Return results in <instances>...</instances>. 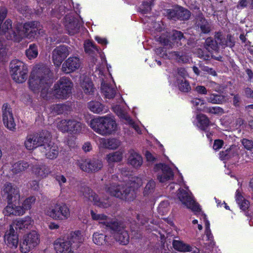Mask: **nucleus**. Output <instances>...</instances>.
Returning <instances> with one entry per match:
<instances>
[{
    "mask_svg": "<svg viewBox=\"0 0 253 253\" xmlns=\"http://www.w3.org/2000/svg\"><path fill=\"white\" fill-rule=\"evenodd\" d=\"M50 71L44 65H42L37 69L35 73H32L28 84L30 88L35 93L41 90V94L47 92L50 86Z\"/></svg>",
    "mask_w": 253,
    "mask_h": 253,
    "instance_id": "f257e3e1",
    "label": "nucleus"
},
{
    "mask_svg": "<svg viewBox=\"0 0 253 253\" xmlns=\"http://www.w3.org/2000/svg\"><path fill=\"white\" fill-rule=\"evenodd\" d=\"M89 126L96 133L102 135H107L115 132L117 124L111 117H98L91 120Z\"/></svg>",
    "mask_w": 253,
    "mask_h": 253,
    "instance_id": "f03ea898",
    "label": "nucleus"
},
{
    "mask_svg": "<svg viewBox=\"0 0 253 253\" xmlns=\"http://www.w3.org/2000/svg\"><path fill=\"white\" fill-rule=\"evenodd\" d=\"M1 196L7 203L3 210V213L5 215L8 216L14 205L20 199L19 190L12 183L6 182L1 190Z\"/></svg>",
    "mask_w": 253,
    "mask_h": 253,
    "instance_id": "7ed1b4c3",
    "label": "nucleus"
},
{
    "mask_svg": "<svg viewBox=\"0 0 253 253\" xmlns=\"http://www.w3.org/2000/svg\"><path fill=\"white\" fill-rule=\"evenodd\" d=\"M40 27V23L37 21L19 23L16 27V35L21 36V41L24 37L33 40L43 34V31Z\"/></svg>",
    "mask_w": 253,
    "mask_h": 253,
    "instance_id": "20e7f679",
    "label": "nucleus"
},
{
    "mask_svg": "<svg viewBox=\"0 0 253 253\" xmlns=\"http://www.w3.org/2000/svg\"><path fill=\"white\" fill-rule=\"evenodd\" d=\"M9 71L12 79L17 83L25 82L28 78V67L18 59L12 60L9 65Z\"/></svg>",
    "mask_w": 253,
    "mask_h": 253,
    "instance_id": "39448f33",
    "label": "nucleus"
},
{
    "mask_svg": "<svg viewBox=\"0 0 253 253\" xmlns=\"http://www.w3.org/2000/svg\"><path fill=\"white\" fill-rule=\"evenodd\" d=\"M73 84L70 78L62 77L54 85L53 92L58 99H66L72 93Z\"/></svg>",
    "mask_w": 253,
    "mask_h": 253,
    "instance_id": "423d86ee",
    "label": "nucleus"
},
{
    "mask_svg": "<svg viewBox=\"0 0 253 253\" xmlns=\"http://www.w3.org/2000/svg\"><path fill=\"white\" fill-rule=\"evenodd\" d=\"M49 134L48 131L43 130L40 133L28 134L24 141L25 148L28 150H33L38 147L42 148Z\"/></svg>",
    "mask_w": 253,
    "mask_h": 253,
    "instance_id": "0eeeda50",
    "label": "nucleus"
},
{
    "mask_svg": "<svg viewBox=\"0 0 253 253\" xmlns=\"http://www.w3.org/2000/svg\"><path fill=\"white\" fill-rule=\"evenodd\" d=\"M46 214L54 220H64L70 216L68 206L64 203H56L46 211Z\"/></svg>",
    "mask_w": 253,
    "mask_h": 253,
    "instance_id": "6e6552de",
    "label": "nucleus"
},
{
    "mask_svg": "<svg viewBox=\"0 0 253 253\" xmlns=\"http://www.w3.org/2000/svg\"><path fill=\"white\" fill-rule=\"evenodd\" d=\"M83 126V123L75 119H62L57 124L58 129L60 131L71 134L80 133Z\"/></svg>",
    "mask_w": 253,
    "mask_h": 253,
    "instance_id": "1a4fd4ad",
    "label": "nucleus"
},
{
    "mask_svg": "<svg viewBox=\"0 0 253 253\" xmlns=\"http://www.w3.org/2000/svg\"><path fill=\"white\" fill-rule=\"evenodd\" d=\"M106 191L111 195L123 200L128 201L129 194L131 191V187L126 185L112 183L105 187Z\"/></svg>",
    "mask_w": 253,
    "mask_h": 253,
    "instance_id": "9d476101",
    "label": "nucleus"
},
{
    "mask_svg": "<svg viewBox=\"0 0 253 253\" xmlns=\"http://www.w3.org/2000/svg\"><path fill=\"white\" fill-rule=\"evenodd\" d=\"M168 19L173 21H187L191 17L190 10L179 5L174 6L172 8L166 10Z\"/></svg>",
    "mask_w": 253,
    "mask_h": 253,
    "instance_id": "9b49d317",
    "label": "nucleus"
},
{
    "mask_svg": "<svg viewBox=\"0 0 253 253\" xmlns=\"http://www.w3.org/2000/svg\"><path fill=\"white\" fill-rule=\"evenodd\" d=\"M76 164L81 170L87 173L98 171L103 167L102 161L95 158L92 159L82 158L77 161Z\"/></svg>",
    "mask_w": 253,
    "mask_h": 253,
    "instance_id": "f8f14e48",
    "label": "nucleus"
},
{
    "mask_svg": "<svg viewBox=\"0 0 253 253\" xmlns=\"http://www.w3.org/2000/svg\"><path fill=\"white\" fill-rule=\"evenodd\" d=\"M40 243L39 235L36 231H32L23 236L20 243V251L23 253L29 252Z\"/></svg>",
    "mask_w": 253,
    "mask_h": 253,
    "instance_id": "ddd939ff",
    "label": "nucleus"
},
{
    "mask_svg": "<svg viewBox=\"0 0 253 253\" xmlns=\"http://www.w3.org/2000/svg\"><path fill=\"white\" fill-rule=\"evenodd\" d=\"M12 24L10 19H6L4 23L0 22V35L5 36L7 40L19 43L21 42L22 37L20 35H16V31L13 29Z\"/></svg>",
    "mask_w": 253,
    "mask_h": 253,
    "instance_id": "4468645a",
    "label": "nucleus"
},
{
    "mask_svg": "<svg viewBox=\"0 0 253 253\" xmlns=\"http://www.w3.org/2000/svg\"><path fill=\"white\" fill-rule=\"evenodd\" d=\"M35 201L36 198L33 196L27 198L23 201L22 206H20V200L17 201L13 206L12 211L8 214V216H20L24 214L26 211L31 209L32 205Z\"/></svg>",
    "mask_w": 253,
    "mask_h": 253,
    "instance_id": "2eb2a0df",
    "label": "nucleus"
},
{
    "mask_svg": "<svg viewBox=\"0 0 253 253\" xmlns=\"http://www.w3.org/2000/svg\"><path fill=\"white\" fill-rule=\"evenodd\" d=\"M2 121L4 125L8 129L14 131L16 124L14 121L12 108L9 104L5 103L2 106Z\"/></svg>",
    "mask_w": 253,
    "mask_h": 253,
    "instance_id": "dca6fc26",
    "label": "nucleus"
},
{
    "mask_svg": "<svg viewBox=\"0 0 253 253\" xmlns=\"http://www.w3.org/2000/svg\"><path fill=\"white\" fill-rule=\"evenodd\" d=\"M44 142V143L42 147L40 150L44 153L45 157L50 160L56 158L59 153L58 147L51 141L50 133L49 134L46 140Z\"/></svg>",
    "mask_w": 253,
    "mask_h": 253,
    "instance_id": "f3484780",
    "label": "nucleus"
},
{
    "mask_svg": "<svg viewBox=\"0 0 253 253\" xmlns=\"http://www.w3.org/2000/svg\"><path fill=\"white\" fill-rule=\"evenodd\" d=\"M178 197L183 204L193 211L199 212L201 211L199 204L196 203L185 190H180L178 194Z\"/></svg>",
    "mask_w": 253,
    "mask_h": 253,
    "instance_id": "a211bd4d",
    "label": "nucleus"
},
{
    "mask_svg": "<svg viewBox=\"0 0 253 253\" xmlns=\"http://www.w3.org/2000/svg\"><path fill=\"white\" fill-rule=\"evenodd\" d=\"M82 192L84 197L88 199L89 201H93L94 204L99 207L107 208L110 206L107 201L101 200L91 188L88 187H84Z\"/></svg>",
    "mask_w": 253,
    "mask_h": 253,
    "instance_id": "6ab92c4d",
    "label": "nucleus"
},
{
    "mask_svg": "<svg viewBox=\"0 0 253 253\" xmlns=\"http://www.w3.org/2000/svg\"><path fill=\"white\" fill-rule=\"evenodd\" d=\"M69 54L68 47L65 45L57 46L52 51V60L54 64L59 66Z\"/></svg>",
    "mask_w": 253,
    "mask_h": 253,
    "instance_id": "aec40b11",
    "label": "nucleus"
},
{
    "mask_svg": "<svg viewBox=\"0 0 253 253\" xmlns=\"http://www.w3.org/2000/svg\"><path fill=\"white\" fill-rule=\"evenodd\" d=\"M195 24L201 34H209L212 30L211 23L206 19L202 12H199L196 15Z\"/></svg>",
    "mask_w": 253,
    "mask_h": 253,
    "instance_id": "412c9836",
    "label": "nucleus"
},
{
    "mask_svg": "<svg viewBox=\"0 0 253 253\" xmlns=\"http://www.w3.org/2000/svg\"><path fill=\"white\" fill-rule=\"evenodd\" d=\"M81 62L77 57H70L62 64V70L66 74L75 71L80 67Z\"/></svg>",
    "mask_w": 253,
    "mask_h": 253,
    "instance_id": "4be33fe9",
    "label": "nucleus"
},
{
    "mask_svg": "<svg viewBox=\"0 0 253 253\" xmlns=\"http://www.w3.org/2000/svg\"><path fill=\"white\" fill-rule=\"evenodd\" d=\"M171 47H181L185 45L187 40L184 34L180 31L173 30L170 33Z\"/></svg>",
    "mask_w": 253,
    "mask_h": 253,
    "instance_id": "5701e85b",
    "label": "nucleus"
},
{
    "mask_svg": "<svg viewBox=\"0 0 253 253\" xmlns=\"http://www.w3.org/2000/svg\"><path fill=\"white\" fill-rule=\"evenodd\" d=\"M5 244L10 248L16 249L18 244V236L12 225H10L9 230L7 231L4 236Z\"/></svg>",
    "mask_w": 253,
    "mask_h": 253,
    "instance_id": "b1692460",
    "label": "nucleus"
},
{
    "mask_svg": "<svg viewBox=\"0 0 253 253\" xmlns=\"http://www.w3.org/2000/svg\"><path fill=\"white\" fill-rule=\"evenodd\" d=\"M54 247L57 253H74L70 241L65 239H57L54 242Z\"/></svg>",
    "mask_w": 253,
    "mask_h": 253,
    "instance_id": "393cba45",
    "label": "nucleus"
},
{
    "mask_svg": "<svg viewBox=\"0 0 253 253\" xmlns=\"http://www.w3.org/2000/svg\"><path fill=\"white\" fill-rule=\"evenodd\" d=\"M214 38L219 43V44L222 46L232 48L235 45V42L234 38L231 34H229L226 36H223L221 32H216Z\"/></svg>",
    "mask_w": 253,
    "mask_h": 253,
    "instance_id": "a878e982",
    "label": "nucleus"
},
{
    "mask_svg": "<svg viewBox=\"0 0 253 253\" xmlns=\"http://www.w3.org/2000/svg\"><path fill=\"white\" fill-rule=\"evenodd\" d=\"M32 170L35 176L39 179L46 177L51 172L50 168L43 164L34 165Z\"/></svg>",
    "mask_w": 253,
    "mask_h": 253,
    "instance_id": "bb28decb",
    "label": "nucleus"
},
{
    "mask_svg": "<svg viewBox=\"0 0 253 253\" xmlns=\"http://www.w3.org/2000/svg\"><path fill=\"white\" fill-rule=\"evenodd\" d=\"M92 240L94 244L99 246L105 245L109 246L114 243L113 239L111 236H108L102 233H94Z\"/></svg>",
    "mask_w": 253,
    "mask_h": 253,
    "instance_id": "cd10ccee",
    "label": "nucleus"
},
{
    "mask_svg": "<svg viewBox=\"0 0 253 253\" xmlns=\"http://www.w3.org/2000/svg\"><path fill=\"white\" fill-rule=\"evenodd\" d=\"M65 239L70 241V245L73 248L76 249L78 248L80 246L81 244L84 241L81 231L80 230L71 232L67 238Z\"/></svg>",
    "mask_w": 253,
    "mask_h": 253,
    "instance_id": "c85d7f7f",
    "label": "nucleus"
},
{
    "mask_svg": "<svg viewBox=\"0 0 253 253\" xmlns=\"http://www.w3.org/2000/svg\"><path fill=\"white\" fill-rule=\"evenodd\" d=\"M65 19L66 22L65 23V27L68 32V34L70 35H74L79 32L80 26L74 18H69V20H68V17L66 16Z\"/></svg>",
    "mask_w": 253,
    "mask_h": 253,
    "instance_id": "c756f323",
    "label": "nucleus"
},
{
    "mask_svg": "<svg viewBox=\"0 0 253 253\" xmlns=\"http://www.w3.org/2000/svg\"><path fill=\"white\" fill-rule=\"evenodd\" d=\"M174 176V173L171 168L168 166H165L163 169L162 173L157 175V179L161 183H164L169 180L172 179Z\"/></svg>",
    "mask_w": 253,
    "mask_h": 253,
    "instance_id": "7c9ffc66",
    "label": "nucleus"
},
{
    "mask_svg": "<svg viewBox=\"0 0 253 253\" xmlns=\"http://www.w3.org/2000/svg\"><path fill=\"white\" fill-rule=\"evenodd\" d=\"M128 163L133 167L138 168L142 164V157L140 154L135 152L134 150H131L129 152Z\"/></svg>",
    "mask_w": 253,
    "mask_h": 253,
    "instance_id": "2f4dec72",
    "label": "nucleus"
},
{
    "mask_svg": "<svg viewBox=\"0 0 253 253\" xmlns=\"http://www.w3.org/2000/svg\"><path fill=\"white\" fill-rule=\"evenodd\" d=\"M102 224L105 226L107 229H109L113 231V234L120 232L121 230L124 228L121 226V224L117 220H113L110 217L108 221H102L100 222Z\"/></svg>",
    "mask_w": 253,
    "mask_h": 253,
    "instance_id": "473e14b6",
    "label": "nucleus"
},
{
    "mask_svg": "<svg viewBox=\"0 0 253 253\" xmlns=\"http://www.w3.org/2000/svg\"><path fill=\"white\" fill-rule=\"evenodd\" d=\"M235 200L240 209L242 211H245L249 209L250 203L244 197L239 189L236 191Z\"/></svg>",
    "mask_w": 253,
    "mask_h": 253,
    "instance_id": "72a5a7b5",
    "label": "nucleus"
},
{
    "mask_svg": "<svg viewBox=\"0 0 253 253\" xmlns=\"http://www.w3.org/2000/svg\"><path fill=\"white\" fill-rule=\"evenodd\" d=\"M152 216V212L150 211L142 210L139 213H136V218L139 224L144 225L148 223Z\"/></svg>",
    "mask_w": 253,
    "mask_h": 253,
    "instance_id": "f704fd0d",
    "label": "nucleus"
},
{
    "mask_svg": "<svg viewBox=\"0 0 253 253\" xmlns=\"http://www.w3.org/2000/svg\"><path fill=\"white\" fill-rule=\"evenodd\" d=\"M116 241L122 245H126L129 241V236L128 232L125 228L121 230L120 232L114 234Z\"/></svg>",
    "mask_w": 253,
    "mask_h": 253,
    "instance_id": "c9c22d12",
    "label": "nucleus"
},
{
    "mask_svg": "<svg viewBox=\"0 0 253 253\" xmlns=\"http://www.w3.org/2000/svg\"><path fill=\"white\" fill-rule=\"evenodd\" d=\"M172 247L174 249L180 252H188L192 251V247L179 240H173Z\"/></svg>",
    "mask_w": 253,
    "mask_h": 253,
    "instance_id": "e433bc0d",
    "label": "nucleus"
},
{
    "mask_svg": "<svg viewBox=\"0 0 253 253\" xmlns=\"http://www.w3.org/2000/svg\"><path fill=\"white\" fill-rule=\"evenodd\" d=\"M103 147L109 149H116L119 145L120 142L116 138H102L100 141Z\"/></svg>",
    "mask_w": 253,
    "mask_h": 253,
    "instance_id": "4c0bfd02",
    "label": "nucleus"
},
{
    "mask_svg": "<svg viewBox=\"0 0 253 253\" xmlns=\"http://www.w3.org/2000/svg\"><path fill=\"white\" fill-rule=\"evenodd\" d=\"M29 167L28 162L24 161H19L15 163L11 167V171L14 174H17L25 170Z\"/></svg>",
    "mask_w": 253,
    "mask_h": 253,
    "instance_id": "58836bf2",
    "label": "nucleus"
},
{
    "mask_svg": "<svg viewBox=\"0 0 253 253\" xmlns=\"http://www.w3.org/2000/svg\"><path fill=\"white\" fill-rule=\"evenodd\" d=\"M197 119L199 124V128L203 131H206L211 123L209 118L205 114H200L197 115Z\"/></svg>",
    "mask_w": 253,
    "mask_h": 253,
    "instance_id": "ea45409f",
    "label": "nucleus"
},
{
    "mask_svg": "<svg viewBox=\"0 0 253 253\" xmlns=\"http://www.w3.org/2000/svg\"><path fill=\"white\" fill-rule=\"evenodd\" d=\"M88 108L94 113L100 114L104 112V106L99 101H91L88 103Z\"/></svg>",
    "mask_w": 253,
    "mask_h": 253,
    "instance_id": "a19ab883",
    "label": "nucleus"
},
{
    "mask_svg": "<svg viewBox=\"0 0 253 253\" xmlns=\"http://www.w3.org/2000/svg\"><path fill=\"white\" fill-rule=\"evenodd\" d=\"M204 47L209 52L217 51L219 49L216 40H214L211 37H209L205 40Z\"/></svg>",
    "mask_w": 253,
    "mask_h": 253,
    "instance_id": "79ce46f5",
    "label": "nucleus"
},
{
    "mask_svg": "<svg viewBox=\"0 0 253 253\" xmlns=\"http://www.w3.org/2000/svg\"><path fill=\"white\" fill-rule=\"evenodd\" d=\"M236 152L231 147L219 153L220 159L222 161H227L237 155Z\"/></svg>",
    "mask_w": 253,
    "mask_h": 253,
    "instance_id": "37998d69",
    "label": "nucleus"
},
{
    "mask_svg": "<svg viewBox=\"0 0 253 253\" xmlns=\"http://www.w3.org/2000/svg\"><path fill=\"white\" fill-rule=\"evenodd\" d=\"M101 89L106 98L112 99L115 97L116 90L109 84H102Z\"/></svg>",
    "mask_w": 253,
    "mask_h": 253,
    "instance_id": "c03bdc74",
    "label": "nucleus"
},
{
    "mask_svg": "<svg viewBox=\"0 0 253 253\" xmlns=\"http://www.w3.org/2000/svg\"><path fill=\"white\" fill-rule=\"evenodd\" d=\"M25 53L27 58L30 60L36 58L39 53L38 46L35 43L30 44L29 48L26 49Z\"/></svg>",
    "mask_w": 253,
    "mask_h": 253,
    "instance_id": "a18cd8bd",
    "label": "nucleus"
},
{
    "mask_svg": "<svg viewBox=\"0 0 253 253\" xmlns=\"http://www.w3.org/2000/svg\"><path fill=\"white\" fill-rule=\"evenodd\" d=\"M81 86L84 92L86 94H92L94 92L95 88L91 80L84 81L81 84Z\"/></svg>",
    "mask_w": 253,
    "mask_h": 253,
    "instance_id": "49530a36",
    "label": "nucleus"
},
{
    "mask_svg": "<svg viewBox=\"0 0 253 253\" xmlns=\"http://www.w3.org/2000/svg\"><path fill=\"white\" fill-rule=\"evenodd\" d=\"M123 154L121 152L116 151L115 152L110 153L107 155L106 159L108 163L114 162H119L122 160Z\"/></svg>",
    "mask_w": 253,
    "mask_h": 253,
    "instance_id": "de8ad7c7",
    "label": "nucleus"
},
{
    "mask_svg": "<svg viewBox=\"0 0 253 253\" xmlns=\"http://www.w3.org/2000/svg\"><path fill=\"white\" fill-rule=\"evenodd\" d=\"M179 90L183 92H188L191 89L189 82L185 79H177Z\"/></svg>",
    "mask_w": 253,
    "mask_h": 253,
    "instance_id": "09e8293b",
    "label": "nucleus"
},
{
    "mask_svg": "<svg viewBox=\"0 0 253 253\" xmlns=\"http://www.w3.org/2000/svg\"><path fill=\"white\" fill-rule=\"evenodd\" d=\"M225 99L223 95L218 94H211L207 98V101L212 104H222Z\"/></svg>",
    "mask_w": 253,
    "mask_h": 253,
    "instance_id": "8fccbe9b",
    "label": "nucleus"
},
{
    "mask_svg": "<svg viewBox=\"0 0 253 253\" xmlns=\"http://www.w3.org/2000/svg\"><path fill=\"white\" fill-rule=\"evenodd\" d=\"M32 221L31 218L28 216L17 220L16 224L20 229L28 228L29 226L31 224Z\"/></svg>",
    "mask_w": 253,
    "mask_h": 253,
    "instance_id": "3c124183",
    "label": "nucleus"
},
{
    "mask_svg": "<svg viewBox=\"0 0 253 253\" xmlns=\"http://www.w3.org/2000/svg\"><path fill=\"white\" fill-rule=\"evenodd\" d=\"M204 111L207 113L217 115L224 113L223 108L219 106L207 107L205 108Z\"/></svg>",
    "mask_w": 253,
    "mask_h": 253,
    "instance_id": "603ef678",
    "label": "nucleus"
},
{
    "mask_svg": "<svg viewBox=\"0 0 253 253\" xmlns=\"http://www.w3.org/2000/svg\"><path fill=\"white\" fill-rule=\"evenodd\" d=\"M90 214L91 215V217L93 220H98L99 221V223L101 224L100 222L102 221H108L109 219V218L108 216L104 214H98L94 212L93 210H91L90 211Z\"/></svg>",
    "mask_w": 253,
    "mask_h": 253,
    "instance_id": "864d4df0",
    "label": "nucleus"
},
{
    "mask_svg": "<svg viewBox=\"0 0 253 253\" xmlns=\"http://www.w3.org/2000/svg\"><path fill=\"white\" fill-rule=\"evenodd\" d=\"M156 186V183L153 180H150L146 184L144 191H143V194L145 196L148 195L149 193H152L154 191V189Z\"/></svg>",
    "mask_w": 253,
    "mask_h": 253,
    "instance_id": "5fc2aeb1",
    "label": "nucleus"
},
{
    "mask_svg": "<svg viewBox=\"0 0 253 253\" xmlns=\"http://www.w3.org/2000/svg\"><path fill=\"white\" fill-rule=\"evenodd\" d=\"M241 142L244 148L247 151L252 152L253 150V140L247 138H243Z\"/></svg>",
    "mask_w": 253,
    "mask_h": 253,
    "instance_id": "6e6d98bb",
    "label": "nucleus"
},
{
    "mask_svg": "<svg viewBox=\"0 0 253 253\" xmlns=\"http://www.w3.org/2000/svg\"><path fill=\"white\" fill-rule=\"evenodd\" d=\"M158 41L163 45L169 46L171 47L170 35L169 36L162 35L159 37Z\"/></svg>",
    "mask_w": 253,
    "mask_h": 253,
    "instance_id": "4d7b16f0",
    "label": "nucleus"
},
{
    "mask_svg": "<svg viewBox=\"0 0 253 253\" xmlns=\"http://www.w3.org/2000/svg\"><path fill=\"white\" fill-rule=\"evenodd\" d=\"M7 55V49L2 41L0 40V62H5Z\"/></svg>",
    "mask_w": 253,
    "mask_h": 253,
    "instance_id": "13d9d810",
    "label": "nucleus"
},
{
    "mask_svg": "<svg viewBox=\"0 0 253 253\" xmlns=\"http://www.w3.org/2000/svg\"><path fill=\"white\" fill-rule=\"evenodd\" d=\"M140 12L142 14H147L151 10V3L148 1H144L139 7Z\"/></svg>",
    "mask_w": 253,
    "mask_h": 253,
    "instance_id": "bf43d9fd",
    "label": "nucleus"
},
{
    "mask_svg": "<svg viewBox=\"0 0 253 253\" xmlns=\"http://www.w3.org/2000/svg\"><path fill=\"white\" fill-rule=\"evenodd\" d=\"M197 53L199 57L203 58L205 60H210L211 56L210 53L200 48L197 49Z\"/></svg>",
    "mask_w": 253,
    "mask_h": 253,
    "instance_id": "052dcab7",
    "label": "nucleus"
},
{
    "mask_svg": "<svg viewBox=\"0 0 253 253\" xmlns=\"http://www.w3.org/2000/svg\"><path fill=\"white\" fill-rule=\"evenodd\" d=\"M119 116L123 119L126 120L129 125L131 124H133V120L131 118V117L128 115L126 113H124L123 111H121L120 112V114Z\"/></svg>",
    "mask_w": 253,
    "mask_h": 253,
    "instance_id": "680f3d73",
    "label": "nucleus"
},
{
    "mask_svg": "<svg viewBox=\"0 0 253 253\" xmlns=\"http://www.w3.org/2000/svg\"><path fill=\"white\" fill-rule=\"evenodd\" d=\"M17 10L25 17L27 16V14H29L31 10L29 8L28 6L26 5L17 6Z\"/></svg>",
    "mask_w": 253,
    "mask_h": 253,
    "instance_id": "e2e57ef3",
    "label": "nucleus"
},
{
    "mask_svg": "<svg viewBox=\"0 0 253 253\" xmlns=\"http://www.w3.org/2000/svg\"><path fill=\"white\" fill-rule=\"evenodd\" d=\"M193 105L197 107V110H201V108L199 107V106H202L204 104V100L202 98H195L191 101Z\"/></svg>",
    "mask_w": 253,
    "mask_h": 253,
    "instance_id": "0e129e2a",
    "label": "nucleus"
},
{
    "mask_svg": "<svg viewBox=\"0 0 253 253\" xmlns=\"http://www.w3.org/2000/svg\"><path fill=\"white\" fill-rule=\"evenodd\" d=\"M195 91L199 94L206 95L207 94V88L203 85H197L195 88Z\"/></svg>",
    "mask_w": 253,
    "mask_h": 253,
    "instance_id": "69168bd1",
    "label": "nucleus"
},
{
    "mask_svg": "<svg viewBox=\"0 0 253 253\" xmlns=\"http://www.w3.org/2000/svg\"><path fill=\"white\" fill-rule=\"evenodd\" d=\"M223 141L221 139H216L214 140L213 148L214 150H217L220 149L223 145Z\"/></svg>",
    "mask_w": 253,
    "mask_h": 253,
    "instance_id": "338daca9",
    "label": "nucleus"
},
{
    "mask_svg": "<svg viewBox=\"0 0 253 253\" xmlns=\"http://www.w3.org/2000/svg\"><path fill=\"white\" fill-rule=\"evenodd\" d=\"M55 178L60 186L62 183L66 182L67 181L66 177L62 174L56 175Z\"/></svg>",
    "mask_w": 253,
    "mask_h": 253,
    "instance_id": "774afa93",
    "label": "nucleus"
}]
</instances>
